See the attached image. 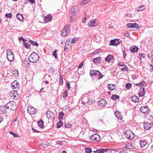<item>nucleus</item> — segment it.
Here are the masks:
<instances>
[{
	"instance_id": "f257e3e1",
	"label": "nucleus",
	"mask_w": 153,
	"mask_h": 153,
	"mask_svg": "<svg viewBox=\"0 0 153 153\" xmlns=\"http://www.w3.org/2000/svg\"><path fill=\"white\" fill-rule=\"evenodd\" d=\"M39 57L38 55L35 52H33L30 55L29 57V61L33 63L38 61L39 59Z\"/></svg>"
},
{
	"instance_id": "f03ea898",
	"label": "nucleus",
	"mask_w": 153,
	"mask_h": 153,
	"mask_svg": "<svg viewBox=\"0 0 153 153\" xmlns=\"http://www.w3.org/2000/svg\"><path fill=\"white\" fill-rule=\"evenodd\" d=\"M7 108L15 111L17 108V106L16 103L13 101H10L6 104Z\"/></svg>"
},
{
	"instance_id": "7ed1b4c3",
	"label": "nucleus",
	"mask_w": 153,
	"mask_h": 153,
	"mask_svg": "<svg viewBox=\"0 0 153 153\" xmlns=\"http://www.w3.org/2000/svg\"><path fill=\"white\" fill-rule=\"evenodd\" d=\"M71 30L70 25H67L65 26L64 28L61 31V35L65 36L68 34V33Z\"/></svg>"
},
{
	"instance_id": "20e7f679",
	"label": "nucleus",
	"mask_w": 153,
	"mask_h": 153,
	"mask_svg": "<svg viewBox=\"0 0 153 153\" xmlns=\"http://www.w3.org/2000/svg\"><path fill=\"white\" fill-rule=\"evenodd\" d=\"M124 134L126 138L128 140L132 139L134 137V133L130 131H126Z\"/></svg>"
},
{
	"instance_id": "39448f33",
	"label": "nucleus",
	"mask_w": 153,
	"mask_h": 153,
	"mask_svg": "<svg viewBox=\"0 0 153 153\" xmlns=\"http://www.w3.org/2000/svg\"><path fill=\"white\" fill-rule=\"evenodd\" d=\"M6 55L7 58L9 61L12 62L14 60V56L10 50H7Z\"/></svg>"
},
{
	"instance_id": "423d86ee",
	"label": "nucleus",
	"mask_w": 153,
	"mask_h": 153,
	"mask_svg": "<svg viewBox=\"0 0 153 153\" xmlns=\"http://www.w3.org/2000/svg\"><path fill=\"white\" fill-rule=\"evenodd\" d=\"M15 90L14 91H12L10 93V96L12 98L15 100H17L19 97V95L18 93Z\"/></svg>"
},
{
	"instance_id": "0eeeda50",
	"label": "nucleus",
	"mask_w": 153,
	"mask_h": 153,
	"mask_svg": "<svg viewBox=\"0 0 153 153\" xmlns=\"http://www.w3.org/2000/svg\"><path fill=\"white\" fill-rule=\"evenodd\" d=\"M100 136L98 134H94L91 135L90 137V139L93 141L99 142L100 140Z\"/></svg>"
},
{
	"instance_id": "6e6552de",
	"label": "nucleus",
	"mask_w": 153,
	"mask_h": 153,
	"mask_svg": "<svg viewBox=\"0 0 153 153\" xmlns=\"http://www.w3.org/2000/svg\"><path fill=\"white\" fill-rule=\"evenodd\" d=\"M98 24V23L97 22L96 19L91 20L88 24L89 26L91 27H94L97 26Z\"/></svg>"
},
{
	"instance_id": "1a4fd4ad",
	"label": "nucleus",
	"mask_w": 153,
	"mask_h": 153,
	"mask_svg": "<svg viewBox=\"0 0 153 153\" xmlns=\"http://www.w3.org/2000/svg\"><path fill=\"white\" fill-rule=\"evenodd\" d=\"M27 110L28 112L31 114H35L37 111L36 109L32 106L28 107Z\"/></svg>"
},
{
	"instance_id": "9d476101",
	"label": "nucleus",
	"mask_w": 153,
	"mask_h": 153,
	"mask_svg": "<svg viewBox=\"0 0 153 153\" xmlns=\"http://www.w3.org/2000/svg\"><path fill=\"white\" fill-rule=\"evenodd\" d=\"M11 87L13 89H15V90H18L19 88V85L16 81H15L11 84Z\"/></svg>"
},
{
	"instance_id": "9b49d317",
	"label": "nucleus",
	"mask_w": 153,
	"mask_h": 153,
	"mask_svg": "<svg viewBox=\"0 0 153 153\" xmlns=\"http://www.w3.org/2000/svg\"><path fill=\"white\" fill-rule=\"evenodd\" d=\"M107 104V102L104 99H100L98 102V104L101 107H103Z\"/></svg>"
},
{
	"instance_id": "f8f14e48",
	"label": "nucleus",
	"mask_w": 153,
	"mask_h": 153,
	"mask_svg": "<svg viewBox=\"0 0 153 153\" xmlns=\"http://www.w3.org/2000/svg\"><path fill=\"white\" fill-rule=\"evenodd\" d=\"M140 111L143 113H147L149 112V108L146 106H142L140 109Z\"/></svg>"
},
{
	"instance_id": "ddd939ff",
	"label": "nucleus",
	"mask_w": 153,
	"mask_h": 153,
	"mask_svg": "<svg viewBox=\"0 0 153 153\" xmlns=\"http://www.w3.org/2000/svg\"><path fill=\"white\" fill-rule=\"evenodd\" d=\"M77 7H73L71 10L70 13L69 15L73 16V17L76 16V11H75V8H77Z\"/></svg>"
},
{
	"instance_id": "4468645a",
	"label": "nucleus",
	"mask_w": 153,
	"mask_h": 153,
	"mask_svg": "<svg viewBox=\"0 0 153 153\" xmlns=\"http://www.w3.org/2000/svg\"><path fill=\"white\" fill-rule=\"evenodd\" d=\"M145 94V92L144 88L142 87H141L139 91V96L140 97H142Z\"/></svg>"
},
{
	"instance_id": "2eb2a0df",
	"label": "nucleus",
	"mask_w": 153,
	"mask_h": 153,
	"mask_svg": "<svg viewBox=\"0 0 153 153\" xmlns=\"http://www.w3.org/2000/svg\"><path fill=\"white\" fill-rule=\"evenodd\" d=\"M46 115L48 119H51L53 117L54 115L53 112L50 111H47Z\"/></svg>"
},
{
	"instance_id": "dca6fc26",
	"label": "nucleus",
	"mask_w": 153,
	"mask_h": 153,
	"mask_svg": "<svg viewBox=\"0 0 153 153\" xmlns=\"http://www.w3.org/2000/svg\"><path fill=\"white\" fill-rule=\"evenodd\" d=\"M138 47L135 46H133L130 48V50L131 52L134 53L137 52L138 51Z\"/></svg>"
},
{
	"instance_id": "f3484780",
	"label": "nucleus",
	"mask_w": 153,
	"mask_h": 153,
	"mask_svg": "<svg viewBox=\"0 0 153 153\" xmlns=\"http://www.w3.org/2000/svg\"><path fill=\"white\" fill-rule=\"evenodd\" d=\"M144 128L145 130H149L151 127L152 125L151 123H144Z\"/></svg>"
},
{
	"instance_id": "a211bd4d",
	"label": "nucleus",
	"mask_w": 153,
	"mask_h": 153,
	"mask_svg": "<svg viewBox=\"0 0 153 153\" xmlns=\"http://www.w3.org/2000/svg\"><path fill=\"white\" fill-rule=\"evenodd\" d=\"M6 105L4 106H0V114H3L4 113L5 111L6 110L7 108V107Z\"/></svg>"
},
{
	"instance_id": "6ab92c4d",
	"label": "nucleus",
	"mask_w": 153,
	"mask_h": 153,
	"mask_svg": "<svg viewBox=\"0 0 153 153\" xmlns=\"http://www.w3.org/2000/svg\"><path fill=\"white\" fill-rule=\"evenodd\" d=\"M108 88L111 90H115L116 89L115 84H109L108 85Z\"/></svg>"
},
{
	"instance_id": "aec40b11",
	"label": "nucleus",
	"mask_w": 153,
	"mask_h": 153,
	"mask_svg": "<svg viewBox=\"0 0 153 153\" xmlns=\"http://www.w3.org/2000/svg\"><path fill=\"white\" fill-rule=\"evenodd\" d=\"M125 148L126 149H133L134 146L131 143H128L126 144Z\"/></svg>"
},
{
	"instance_id": "412c9836",
	"label": "nucleus",
	"mask_w": 153,
	"mask_h": 153,
	"mask_svg": "<svg viewBox=\"0 0 153 153\" xmlns=\"http://www.w3.org/2000/svg\"><path fill=\"white\" fill-rule=\"evenodd\" d=\"M16 17L18 19L21 21H23L24 20V17L23 16L20 14H17L16 15Z\"/></svg>"
},
{
	"instance_id": "4be33fe9",
	"label": "nucleus",
	"mask_w": 153,
	"mask_h": 153,
	"mask_svg": "<svg viewBox=\"0 0 153 153\" xmlns=\"http://www.w3.org/2000/svg\"><path fill=\"white\" fill-rule=\"evenodd\" d=\"M113 58V56L112 55H108L105 58L106 61L109 62L111 61Z\"/></svg>"
},
{
	"instance_id": "5701e85b",
	"label": "nucleus",
	"mask_w": 153,
	"mask_h": 153,
	"mask_svg": "<svg viewBox=\"0 0 153 153\" xmlns=\"http://www.w3.org/2000/svg\"><path fill=\"white\" fill-rule=\"evenodd\" d=\"M52 17L50 15H48L45 17V19L46 22H48L52 20Z\"/></svg>"
},
{
	"instance_id": "b1692460",
	"label": "nucleus",
	"mask_w": 153,
	"mask_h": 153,
	"mask_svg": "<svg viewBox=\"0 0 153 153\" xmlns=\"http://www.w3.org/2000/svg\"><path fill=\"white\" fill-rule=\"evenodd\" d=\"M44 122L42 120H40L38 121L37 124L38 126L40 128H42L44 127Z\"/></svg>"
},
{
	"instance_id": "393cba45",
	"label": "nucleus",
	"mask_w": 153,
	"mask_h": 153,
	"mask_svg": "<svg viewBox=\"0 0 153 153\" xmlns=\"http://www.w3.org/2000/svg\"><path fill=\"white\" fill-rule=\"evenodd\" d=\"M116 117L119 119L121 120L123 118L122 116L118 112H115V114Z\"/></svg>"
},
{
	"instance_id": "a878e982",
	"label": "nucleus",
	"mask_w": 153,
	"mask_h": 153,
	"mask_svg": "<svg viewBox=\"0 0 153 153\" xmlns=\"http://www.w3.org/2000/svg\"><path fill=\"white\" fill-rule=\"evenodd\" d=\"M98 71L94 70H91L90 72V75L91 76H97Z\"/></svg>"
},
{
	"instance_id": "bb28decb",
	"label": "nucleus",
	"mask_w": 153,
	"mask_h": 153,
	"mask_svg": "<svg viewBox=\"0 0 153 153\" xmlns=\"http://www.w3.org/2000/svg\"><path fill=\"white\" fill-rule=\"evenodd\" d=\"M94 102L95 100L92 99H89L86 101V103H88V104L90 105L94 104Z\"/></svg>"
},
{
	"instance_id": "cd10ccee",
	"label": "nucleus",
	"mask_w": 153,
	"mask_h": 153,
	"mask_svg": "<svg viewBox=\"0 0 153 153\" xmlns=\"http://www.w3.org/2000/svg\"><path fill=\"white\" fill-rule=\"evenodd\" d=\"M131 100L135 102H137L139 100V99L136 96H134L131 97Z\"/></svg>"
},
{
	"instance_id": "c85d7f7f",
	"label": "nucleus",
	"mask_w": 153,
	"mask_h": 153,
	"mask_svg": "<svg viewBox=\"0 0 153 153\" xmlns=\"http://www.w3.org/2000/svg\"><path fill=\"white\" fill-rule=\"evenodd\" d=\"M111 99L115 101L116 100L119 99V96L118 95L113 94L111 97Z\"/></svg>"
},
{
	"instance_id": "c756f323",
	"label": "nucleus",
	"mask_w": 153,
	"mask_h": 153,
	"mask_svg": "<svg viewBox=\"0 0 153 153\" xmlns=\"http://www.w3.org/2000/svg\"><path fill=\"white\" fill-rule=\"evenodd\" d=\"M140 145L141 147H143L145 146L146 144V142L143 140H141L140 142Z\"/></svg>"
},
{
	"instance_id": "7c9ffc66",
	"label": "nucleus",
	"mask_w": 153,
	"mask_h": 153,
	"mask_svg": "<svg viewBox=\"0 0 153 153\" xmlns=\"http://www.w3.org/2000/svg\"><path fill=\"white\" fill-rule=\"evenodd\" d=\"M116 42H117L116 40H115L114 39L113 40H111L110 41V43H109V45L114 46H116Z\"/></svg>"
},
{
	"instance_id": "2f4dec72",
	"label": "nucleus",
	"mask_w": 153,
	"mask_h": 153,
	"mask_svg": "<svg viewBox=\"0 0 153 153\" xmlns=\"http://www.w3.org/2000/svg\"><path fill=\"white\" fill-rule=\"evenodd\" d=\"M64 115V113L62 112L59 113L58 116V118L60 121H61V120L62 119V118Z\"/></svg>"
},
{
	"instance_id": "473e14b6",
	"label": "nucleus",
	"mask_w": 153,
	"mask_h": 153,
	"mask_svg": "<svg viewBox=\"0 0 153 153\" xmlns=\"http://www.w3.org/2000/svg\"><path fill=\"white\" fill-rule=\"evenodd\" d=\"M100 60V57H97L94 59L93 61L95 63H97L99 62Z\"/></svg>"
},
{
	"instance_id": "72a5a7b5",
	"label": "nucleus",
	"mask_w": 153,
	"mask_h": 153,
	"mask_svg": "<svg viewBox=\"0 0 153 153\" xmlns=\"http://www.w3.org/2000/svg\"><path fill=\"white\" fill-rule=\"evenodd\" d=\"M83 100L86 102V101L89 99V96L88 94H85L82 98Z\"/></svg>"
},
{
	"instance_id": "f704fd0d",
	"label": "nucleus",
	"mask_w": 153,
	"mask_h": 153,
	"mask_svg": "<svg viewBox=\"0 0 153 153\" xmlns=\"http://www.w3.org/2000/svg\"><path fill=\"white\" fill-rule=\"evenodd\" d=\"M146 57V54L144 53H140L139 54V58L140 59Z\"/></svg>"
},
{
	"instance_id": "c9c22d12",
	"label": "nucleus",
	"mask_w": 153,
	"mask_h": 153,
	"mask_svg": "<svg viewBox=\"0 0 153 153\" xmlns=\"http://www.w3.org/2000/svg\"><path fill=\"white\" fill-rule=\"evenodd\" d=\"M24 45L25 46V47L27 48H30V46H31V45L29 44L28 43L26 42H24Z\"/></svg>"
},
{
	"instance_id": "e433bc0d",
	"label": "nucleus",
	"mask_w": 153,
	"mask_h": 153,
	"mask_svg": "<svg viewBox=\"0 0 153 153\" xmlns=\"http://www.w3.org/2000/svg\"><path fill=\"white\" fill-rule=\"evenodd\" d=\"M63 123L62 121H60L59 122H58L57 123V127L56 128H59L61 127Z\"/></svg>"
},
{
	"instance_id": "4c0bfd02",
	"label": "nucleus",
	"mask_w": 153,
	"mask_h": 153,
	"mask_svg": "<svg viewBox=\"0 0 153 153\" xmlns=\"http://www.w3.org/2000/svg\"><path fill=\"white\" fill-rule=\"evenodd\" d=\"M30 43L33 45H35L36 46H38V44L36 42H34L31 40H30L29 41Z\"/></svg>"
},
{
	"instance_id": "58836bf2",
	"label": "nucleus",
	"mask_w": 153,
	"mask_h": 153,
	"mask_svg": "<svg viewBox=\"0 0 153 153\" xmlns=\"http://www.w3.org/2000/svg\"><path fill=\"white\" fill-rule=\"evenodd\" d=\"M132 28H136L137 29H139L140 27L139 25L136 23L132 24Z\"/></svg>"
},
{
	"instance_id": "ea45409f",
	"label": "nucleus",
	"mask_w": 153,
	"mask_h": 153,
	"mask_svg": "<svg viewBox=\"0 0 153 153\" xmlns=\"http://www.w3.org/2000/svg\"><path fill=\"white\" fill-rule=\"evenodd\" d=\"M72 125L69 123H65V126L66 128H71L72 126Z\"/></svg>"
},
{
	"instance_id": "a19ab883",
	"label": "nucleus",
	"mask_w": 153,
	"mask_h": 153,
	"mask_svg": "<svg viewBox=\"0 0 153 153\" xmlns=\"http://www.w3.org/2000/svg\"><path fill=\"white\" fill-rule=\"evenodd\" d=\"M70 43H71V39H68L65 42V46L69 45Z\"/></svg>"
},
{
	"instance_id": "79ce46f5",
	"label": "nucleus",
	"mask_w": 153,
	"mask_h": 153,
	"mask_svg": "<svg viewBox=\"0 0 153 153\" xmlns=\"http://www.w3.org/2000/svg\"><path fill=\"white\" fill-rule=\"evenodd\" d=\"M58 50H55L53 52V55L54 57L56 59H57V52L58 51Z\"/></svg>"
},
{
	"instance_id": "37998d69",
	"label": "nucleus",
	"mask_w": 153,
	"mask_h": 153,
	"mask_svg": "<svg viewBox=\"0 0 153 153\" xmlns=\"http://www.w3.org/2000/svg\"><path fill=\"white\" fill-rule=\"evenodd\" d=\"M13 74L15 76H19V73L18 70H15L13 72Z\"/></svg>"
},
{
	"instance_id": "c03bdc74",
	"label": "nucleus",
	"mask_w": 153,
	"mask_h": 153,
	"mask_svg": "<svg viewBox=\"0 0 153 153\" xmlns=\"http://www.w3.org/2000/svg\"><path fill=\"white\" fill-rule=\"evenodd\" d=\"M102 153H104V152H106L107 153H108V152H111L110 151L111 149H102Z\"/></svg>"
},
{
	"instance_id": "a18cd8bd",
	"label": "nucleus",
	"mask_w": 153,
	"mask_h": 153,
	"mask_svg": "<svg viewBox=\"0 0 153 153\" xmlns=\"http://www.w3.org/2000/svg\"><path fill=\"white\" fill-rule=\"evenodd\" d=\"M70 17V20L71 22H73L74 20V19H76V16H74V17H73V16L69 15Z\"/></svg>"
},
{
	"instance_id": "49530a36",
	"label": "nucleus",
	"mask_w": 153,
	"mask_h": 153,
	"mask_svg": "<svg viewBox=\"0 0 153 153\" xmlns=\"http://www.w3.org/2000/svg\"><path fill=\"white\" fill-rule=\"evenodd\" d=\"M9 133L10 134H11L12 135H13L14 137H19V135H18L16 134L15 133H14V132H13L11 131H9Z\"/></svg>"
},
{
	"instance_id": "de8ad7c7",
	"label": "nucleus",
	"mask_w": 153,
	"mask_h": 153,
	"mask_svg": "<svg viewBox=\"0 0 153 153\" xmlns=\"http://www.w3.org/2000/svg\"><path fill=\"white\" fill-rule=\"evenodd\" d=\"M78 40V38L77 37H74L72 39L71 41V43H74L76 42Z\"/></svg>"
},
{
	"instance_id": "09e8293b",
	"label": "nucleus",
	"mask_w": 153,
	"mask_h": 153,
	"mask_svg": "<svg viewBox=\"0 0 153 153\" xmlns=\"http://www.w3.org/2000/svg\"><path fill=\"white\" fill-rule=\"evenodd\" d=\"M146 9V7L144 5L142 6L139 7L138 9L137 10L138 11H141L143 10Z\"/></svg>"
},
{
	"instance_id": "8fccbe9b",
	"label": "nucleus",
	"mask_w": 153,
	"mask_h": 153,
	"mask_svg": "<svg viewBox=\"0 0 153 153\" xmlns=\"http://www.w3.org/2000/svg\"><path fill=\"white\" fill-rule=\"evenodd\" d=\"M97 76H99V77L98 78L99 79H101L102 77V74L98 71H97Z\"/></svg>"
},
{
	"instance_id": "3c124183",
	"label": "nucleus",
	"mask_w": 153,
	"mask_h": 153,
	"mask_svg": "<svg viewBox=\"0 0 153 153\" xmlns=\"http://www.w3.org/2000/svg\"><path fill=\"white\" fill-rule=\"evenodd\" d=\"M85 152L86 153H91L92 151L90 148H85Z\"/></svg>"
},
{
	"instance_id": "603ef678",
	"label": "nucleus",
	"mask_w": 153,
	"mask_h": 153,
	"mask_svg": "<svg viewBox=\"0 0 153 153\" xmlns=\"http://www.w3.org/2000/svg\"><path fill=\"white\" fill-rule=\"evenodd\" d=\"M88 2L87 0H82L80 3V5H83Z\"/></svg>"
},
{
	"instance_id": "864d4df0",
	"label": "nucleus",
	"mask_w": 153,
	"mask_h": 153,
	"mask_svg": "<svg viewBox=\"0 0 153 153\" xmlns=\"http://www.w3.org/2000/svg\"><path fill=\"white\" fill-rule=\"evenodd\" d=\"M132 84L130 83H127L126 85V87L127 89H129L131 87Z\"/></svg>"
},
{
	"instance_id": "5fc2aeb1",
	"label": "nucleus",
	"mask_w": 153,
	"mask_h": 153,
	"mask_svg": "<svg viewBox=\"0 0 153 153\" xmlns=\"http://www.w3.org/2000/svg\"><path fill=\"white\" fill-rule=\"evenodd\" d=\"M68 96V92L67 90L65 91L63 95V97L64 98H65L66 97Z\"/></svg>"
},
{
	"instance_id": "6e6d98bb",
	"label": "nucleus",
	"mask_w": 153,
	"mask_h": 153,
	"mask_svg": "<svg viewBox=\"0 0 153 153\" xmlns=\"http://www.w3.org/2000/svg\"><path fill=\"white\" fill-rule=\"evenodd\" d=\"M12 15L11 13L5 14V17L7 18H11L12 17Z\"/></svg>"
},
{
	"instance_id": "4d7b16f0",
	"label": "nucleus",
	"mask_w": 153,
	"mask_h": 153,
	"mask_svg": "<svg viewBox=\"0 0 153 153\" xmlns=\"http://www.w3.org/2000/svg\"><path fill=\"white\" fill-rule=\"evenodd\" d=\"M94 152L95 153H102V149H98L96 151H94Z\"/></svg>"
},
{
	"instance_id": "13d9d810",
	"label": "nucleus",
	"mask_w": 153,
	"mask_h": 153,
	"mask_svg": "<svg viewBox=\"0 0 153 153\" xmlns=\"http://www.w3.org/2000/svg\"><path fill=\"white\" fill-rule=\"evenodd\" d=\"M117 42H116V46L119 45L120 43L122 42V41L119 40V39L116 40Z\"/></svg>"
},
{
	"instance_id": "bf43d9fd",
	"label": "nucleus",
	"mask_w": 153,
	"mask_h": 153,
	"mask_svg": "<svg viewBox=\"0 0 153 153\" xmlns=\"http://www.w3.org/2000/svg\"><path fill=\"white\" fill-rule=\"evenodd\" d=\"M118 65L120 66H125L126 65L124 63L121 62H119L118 63Z\"/></svg>"
},
{
	"instance_id": "052dcab7",
	"label": "nucleus",
	"mask_w": 153,
	"mask_h": 153,
	"mask_svg": "<svg viewBox=\"0 0 153 153\" xmlns=\"http://www.w3.org/2000/svg\"><path fill=\"white\" fill-rule=\"evenodd\" d=\"M60 83L61 85H62L63 84V81L62 77L61 75V76L60 77Z\"/></svg>"
},
{
	"instance_id": "680f3d73",
	"label": "nucleus",
	"mask_w": 153,
	"mask_h": 153,
	"mask_svg": "<svg viewBox=\"0 0 153 153\" xmlns=\"http://www.w3.org/2000/svg\"><path fill=\"white\" fill-rule=\"evenodd\" d=\"M127 26L129 28H132V24L128 23L127 24Z\"/></svg>"
},
{
	"instance_id": "e2e57ef3",
	"label": "nucleus",
	"mask_w": 153,
	"mask_h": 153,
	"mask_svg": "<svg viewBox=\"0 0 153 153\" xmlns=\"http://www.w3.org/2000/svg\"><path fill=\"white\" fill-rule=\"evenodd\" d=\"M124 35L127 37H129L130 36V34L128 33H124Z\"/></svg>"
},
{
	"instance_id": "0e129e2a",
	"label": "nucleus",
	"mask_w": 153,
	"mask_h": 153,
	"mask_svg": "<svg viewBox=\"0 0 153 153\" xmlns=\"http://www.w3.org/2000/svg\"><path fill=\"white\" fill-rule=\"evenodd\" d=\"M32 131L34 132H37V133H39V131H37V130H36L34 128H32Z\"/></svg>"
},
{
	"instance_id": "69168bd1",
	"label": "nucleus",
	"mask_w": 153,
	"mask_h": 153,
	"mask_svg": "<svg viewBox=\"0 0 153 153\" xmlns=\"http://www.w3.org/2000/svg\"><path fill=\"white\" fill-rule=\"evenodd\" d=\"M83 63L82 62H81L80 64H79L78 67V69L81 68L83 66Z\"/></svg>"
},
{
	"instance_id": "338daca9",
	"label": "nucleus",
	"mask_w": 153,
	"mask_h": 153,
	"mask_svg": "<svg viewBox=\"0 0 153 153\" xmlns=\"http://www.w3.org/2000/svg\"><path fill=\"white\" fill-rule=\"evenodd\" d=\"M128 70V68L126 67H125V68H122L121 69V71H126Z\"/></svg>"
},
{
	"instance_id": "774afa93",
	"label": "nucleus",
	"mask_w": 153,
	"mask_h": 153,
	"mask_svg": "<svg viewBox=\"0 0 153 153\" xmlns=\"http://www.w3.org/2000/svg\"><path fill=\"white\" fill-rule=\"evenodd\" d=\"M119 153H127V152L126 150H122L120 151Z\"/></svg>"
}]
</instances>
